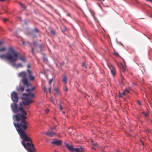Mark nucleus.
Masks as SVG:
<instances>
[{"label":"nucleus","instance_id":"obj_10","mask_svg":"<svg viewBox=\"0 0 152 152\" xmlns=\"http://www.w3.org/2000/svg\"><path fill=\"white\" fill-rule=\"evenodd\" d=\"M27 72L30 80L32 81L35 79V77L33 75L32 72L28 69H27Z\"/></svg>","mask_w":152,"mask_h":152},{"label":"nucleus","instance_id":"obj_14","mask_svg":"<svg viewBox=\"0 0 152 152\" xmlns=\"http://www.w3.org/2000/svg\"><path fill=\"white\" fill-rule=\"evenodd\" d=\"M49 137H52L55 134V132L53 131L51 132L48 131L45 133Z\"/></svg>","mask_w":152,"mask_h":152},{"label":"nucleus","instance_id":"obj_4","mask_svg":"<svg viewBox=\"0 0 152 152\" xmlns=\"http://www.w3.org/2000/svg\"><path fill=\"white\" fill-rule=\"evenodd\" d=\"M18 76L22 78V83L24 85L28 86V81L27 77V74L25 72L22 71L19 73Z\"/></svg>","mask_w":152,"mask_h":152},{"label":"nucleus","instance_id":"obj_35","mask_svg":"<svg viewBox=\"0 0 152 152\" xmlns=\"http://www.w3.org/2000/svg\"><path fill=\"white\" fill-rule=\"evenodd\" d=\"M137 103L140 105H141V103H140V101H139V100H138L137 101Z\"/></svg>","mask_w":152,"mask_h":152},{"label":"nucleus","instance_id":"obj_13","mask_svg":"<svg viewBox=\"0 0 152 152\" xmlns=\"http://www.w3.org/2000/svg\"><path fill=\"white\" fill-rule=\"evenodd\" d=\"M109 68L111 70L112 74L114 76L116 74L115 69L113 65H110L109 66Z\"/></svg>","mask_w":152,"mask_h":152},{"label":"nucleus","instance_id":"obj_40","mask_svg":"<svg viewBox=\"0 0 152 152\" xmlns=\"http://www.w3.org/2000/svg\"><path fill=\"white\" fill-rule=\"evenodd\" d=\"M39 47L40 48L42 49L43 47V46L42 45H40L39 46Z\"/></svg>","mask_w":152,"mask_h":152},{"label":"nucleus","instance_id":"obj_27","mask_svg":"<svg viewBox=\"0 0 152 152\" xmlns=\"http://www.w3.org/2000/svg\"><path fill=\"white\" fill-rule=\"evenodd\" d=\"M82 66L83 67H85L86 69L87 68V67L85 66V64L84 63H82Z\"/></svg>","mask_w":152,"mask_h":152},{"label":"nucleus","instance_id":"obj_20","mask_svg":"<svg viewBox=\"0 0 152 152\" xmlns=\"http://www.w3.org/2000/svg\"><path fill=\"white\" fill-rule=\"evenodd\" d=\"M24 90V87L23 86H20L19 89H18V90L19 91H23Z\"/></svg>","mask_w":152,"mask_h":152},{"label":"nucleus","instance_id":"obj_23","mask_svg":"<svg viewBox=\"0 0 152 152\" xmlns=\"http://www.w3.org/2000/svg\"><path fill=\"white\" fill-rule=\"evenodd\" d=\"M43 60L46 63H47L48 62V59L47 58L45 57H44V58H43Z\"/></svg>","mask_w":152,"mask_h":152},{"label":"nucleus","instance_id":"obj_37","mask_svg":"<svg viewBox=\"0 0 152 152\" xmlns=\"http://www.w3.org/2000/svg\"><path fill=\"white\" fill-rule=\"evenodd\" d=\"M122 68L124 70V71H125V66H122Z\"/></svg>","mask_w":152,"mask_h":152},{"label":"nucleus","instance_id":"obj_16","mask_svg":"<svg viewBox=\"0 0 152 152\" xmlns=\"http://www.w3.org/2000/svg\"><path fill=\"white\" fill-rule=\"evenodd\" d=\"M3 43V42L0 41V52H3L6 50V48L5 47H1Z\"/></svg>","mask_w":152,"mask_h":152},{"label":"nucleus","instance_id":"obj_36","mask_svg":"<svg viewBox=\"0 0 152 152\" xmlns=\"http://www.w3.org/2000/svg\"><path fill=\"white\" fill-rule=\"evenodd\" d=\"M31 66L30 64H28L27 65L28 68L29 69L31 68Z\"/></svg>","mask_w":152,"mask_h":152},{"label":"nucleus","instance_id":"obj_6","mask_svg":"<svg viewBox=\"0 0 152 152\" xmlns=\"http://www.w3.org/2000/svg\"><path fill=\"white\" fill-rule=\"evenodd\" d=\"M36 88L35 87H34L31 89H27L26 90L27 92H28V94L23 93V95L24 96H29L31 97H33L34 96V93H32L31 91H33Z\"/></svg>","mask_w":152,"mask_h":152},{"label":"nucleus","instance_id":"obj_2","mask_svg":"<svg viewBox=\"0 0 152 152\" xmlns=\"http://www.w3.org/2000/svg\"><path fill=\"white\" fill-rule=\"evenodd\" d=\"M8 51L9 52L8 53L0 55V58L5 59L8 61L9 64L14 63L15 61H17L19 53L11 47L9 48Z\"/></svg>","mask_w":152,"mask_h":152},{"label":"nucleus","instance_id":"obj_42","mask_svg":"<svg viewBox=\"0 0 152 152\" xmlns=\"http://www.w3.org/2000/svg\"><path fill=\"white\" fill-rule=\"evenodd\" d=\"M147 1H149L152 3V0H146Z\"/></svg>","mask_w":152,"mask_h":152},{"label":"nucleus","instance_id":"obj_46","mask_svg":"<svg viewBox=\"0 0 152 152\" xmlns=\"http://www.w3.org/2000/svg\"><path fill=\"white\" fill-rule=\"evenodd\" d=\"M70 152H76V151H75V150L70 151Z\"/></svg>","mask_w":152,"mask_h":152},{"label":"nucleus","instance_id":"obj_24","mask_svg":"<svg viewBox=\"0 0 152 152\" xmlns=\"http://www.w3.org/2000/svg\"><path fill=\"white\" fill-rule=\"evenodd\" d=\"M61 102L60 103V110H62L63 109V108L61 105Z\"/></svg>","mask_w":152,"mask_h":152},{"label":"nucleus","instance_id":"obj_47","mask_svg":"<svg viewBox=\"0 0 152 152\" xmlns=\"http://www.w3.org/2000/svg\"><path fill=\"white\" fill-rule=\"evenodd\" d=\"M56 127H57V126H54V127H53V129H55L56 128Z\"/></svg>","mask_w":152,"mask_h":152},{"label":"nucleus","instance_id":"obj_51","mask_svg":"<svg viewBox=\"0 0 152 152\" xmlns=\"http://www.w3.org/2000/svg\"><path fill=\"white\" fill-rule=\"evenodd\" d=\"M121 58L123 59V61H124V64H125V61H124V60L123 58Z\"/></svg>","mask_w":152,"mask_h":152},{"label":"nucleus","instance_id":"obj_44","mask_svg":"<svg viewBox=\"0 0 152 152\" xmlns=\"http://www.w3.org/2000/svg\"><path fill=\"white\" fill-rule=\"evenodd\" d=\"M32 53H34V49L33 48H32V50H31Z\"/></svg>","mask_w":152,"mask_h":152},{"label":"nucleus","instance_id":"obj_54","mask_svg":"<svg viewBox=\"0 0 152 152\" xmlns=\"http://www.w3.org/2000/svg\"><path fill=\"white\" fill-rule=\"evenodd\" d=\"M117 152H119L118 151H117Z\"/></svg>","mask_w":152,"mask_h":152},{"label":"nucleus","instance_id":"obj_26","mask_svg":"<svg viewBox=\"0 0 152 152\" xmlns=\"http://www.w3.org/2000/svg\"><path fill=\"white\" fill-rule=\"evenodd\" d=\"M122 95L123 96H125L126 95V93L124 90L123 91L122 93H121Z\"/></svg>","mask_w":152,"mask_h":152},{"label":"nucleus","instance_id":"obj_11","mask_svg":"<svg viewBox=\"0 0 152 152\" xmlns=\"http://www.w3.org/2000/svg\"><path fill=\"white\" fill-rule=\"evenodd\" d=\"M51 143L57 146H59L61 145L62 141L61 140H56L52 141Z\"/></svg>","mask_w":152,"mask_h":152},{"label":"nucleus","instance_id":"obj_32","mask_svg":"<svg viewBox=\"0 0 152 152\" xmlns=\"http://www.w3.org/2000/svg\"><path fill=\"white\" fill-rule=\"evenodd\" d=\"M54 91H56L58 93V88H56L54 89Z\"/></svg>","mask_w":152,"mask_h":152},{"label":"nucleus","instance_id":"obj_15","mask_svg":"<svg viewBox=\"0 0 152 152\" xmlns=\"http://www.w3.org/2000/svg\"><path fill=\"white\" fill-rule=\"evenodd\" d=\"M19 59L21 61H22L24 63H26L27 62V60L26 57L23 56H20Z\"/></svg>","mask_w":152,"mask_h":152},{"label":"nucleus","instance_id":"obj_31","mask_svg":"<svg viewBox=\"0 0 152 152\" xmlns=\"http://www.w3.org/2000/svg\"><path fill=\"white\" fill-rule=\"evenodd\" d=\"M8 20V19H3V21L5 23L6 21Z\"/></svg>","mask_w":152,"mask_h":152},{"label":"nucleus","instance_id":"obj_8","mask_svg":"<svg viewBox=\"0 0 152 152\" xmlns=\"http://www.w3.org/2000/svg\"><path fill=\"white\" fill-rule=\"evenodd\" d=\"M11 97L14 102H17L18 101V97L17 94L15 92H13L12 93Z\"/></svg>","mask_w":152,"mask_h":152},{"label":"nucleus","instance_id":"obj_52","mask_svg":"<svg viewBox=\"0 0 152 152\" xmlns=\"http://www.w3.org/2000/svg\"><path fill=\"white\" fill-rule=\"evenodd\" d=\"M64 62H63L62 63V64H63V65H64Z\"/></svg>","mask_w":152,"mask_h":152},{"label":"nucleus","instance_id":"obj_12","mask_svg":"<svg viewBox=\"0 0 152 152\" xmlns=\"http://www.w3.org/2000/svg\"><path fill=\"white\" fill-rule=\"evenodd\" d=\"M17 61H15L14 63H10L12 64V65L13 67H16V68H18L19 67H23V66L22 64L20 63H18V64H15V62Z\"/></svg>","mask_w":152,"mask_h":152},{"label":"nucleus","instance_id":"obj_28","mask_svg":"<svg viewBox=\"0 0 152 152\" xmlns=\"http://www.w3.org/2000/svg\"><path fill=\"white\" fill-rule=\"evenodd\" d=\"M124 91L126 92V93H129V90L127 89H125L124 90Z\"/></svg>","mask_w":152,"mask_h":152},{"label":"nucleus","instance_id":"obj_55","mask_svg":"<svg viewBox=\"0 0 152 152\" xmlns=\"http://www.w3.org/2000/svg\"><path fill=\"white\" fill-rule=\"evenodd\" d=\"M20 105H21V103H20Z\"/></svg>","mask_w":152,"mask_h":152},{"label":"nucleus","instance_id":"obj_22","mask_svg":"<svg viewBox=\"0 0 152 152\" xmlns=\"http://www.w3.org/2000/svg\"><path fill=\"white\" fill-rule=\"evenodd\" d=\"M39 32V30L38 29H37V28H35L34 29V30L33 31V33L36 32V33H38Z\"/></svg>","mask_w":152,"mask_h":152},{"label":"nucleus","instance_id":"obj_17","mask_svg":"<svg viewBox=\"0 0 152 152\" xmlns=\"http://www.w3.org/2000/svg\"><path fill=\"white\" fill-rule=\"evenodd\" d=\"M91 142L92 143V145L94 146L95 147H93L92 148L95 150H96V148H98V146L97 145V144L96 143H93V141L92 140H91Z\"/></svg>","mask_w":152,"mask_h":152},{"label":"nucleus","instance_id":"obj_7","mask_svg":"<svg viewBox=\"0 0 152 152\" xmlns=\"http://www.w3.org/2000/svg\"><path fill=\"white\" fill-rule=\"evenodd\" d=\"M28 96H25L26 97H23L22 99L23 100V102L24 106H28L30 103L33 102V101L31 99L28 97Z\"/></svg>","mask_w":152,"mask_h":152},{"label":"nucleus","instance_id":"obj_45","mask_svg":"<svg viewBox=\"0 0 152 152\" xmlns=\"http://www.w3.org/2000/svg\"><path fill=\"white\" fill-rule=\"evenodd\" d=\"M148 114H147V113H145V116L146 117L147 116H148Z\"/></svg>","mask_w":152,"mask_h":152},{"label":"nucleus","instance_id":"obj_48","mask_svg":"<svg viewBox=\"0 0 152 152\" xmlns=\"http://www.w3.org/2000/svg\"><path fill=\"white\" fill-rule=\"evenodd\" d=\"M54 152H58V151H57V150H54Z\"/></svg>","mask_w":152,"mask_h":152},{"label":"nucleus","instance_id":"obj_38","mask_svg":"<svg viewBox=\"0 0 152 152\" xmlns=\"http://www.w3.org/2000/svg\"><path fill=\"white\" fill-rule=\"evenodd\" d=\"M52 81H53V80L52 79H51V80H50V81H49V83H50V84L52 82Z\"/></svg>","mask_w":152,"mask_h":152},{"label":"nucleus","instance_id":"obj_1","mask_svg":"<svg viewBox=\"0 0 152 152\" xmlns=\"http://www.w3.org/2000/svg\"><path fill=\"white\" fill-rule=\"evenodd\" d=\"M19 111L22 114L17 113L16 115H14L13 118L18 122L17 124L14 123L13 124L18 134L20 135L26 134L25 130L28 128L27 125L28 124V123L26 121L27 117L25 115H27V113L23 107H19L18 112Z\"/></svg>","mask_w":152,"mask_h":152},{"label":"nucleus","instance_id":"obj_34","mask_svg":"<svg viewBox=\"0 0 152 152\" xmlns=\"http://www.w3.org/2000/svg\"><path fill=\"white\" fill-rule=\"evenodd\" d=\"M68 88L66 86H65V91H66V92L68 91Z\"/></svg>","mask_w":152,"mask_h":152},{"label":"nucleus","instance_id":"obj_18","mask_svg":"<svg viewBox=\"0 0 152 152\" xmlns=\"http://www.w3.org/2000/svg\"><path fill=\"white\" fill-rule=\"evenodd\" d=\"M63 81L65 82V84H66L67 83V77L65 75H64Z\"/></svg>","mask_w":152,"mask_h":152},{"label":"nucleus","instance_id":"obj_5","mask_svg":"<svg viewBox=\"0 0 152 152\" xmlns=\"http://www.w3.org/2000/svg\"><path fill=\"white\" fill-rule=\"evenodd\" d=\"M66 146L69 151L75 150L76 151V152H84L82 148H74L72 146L68 144H67L66 145Z\"/></svg>","mask_w":152,"mask_h":152},{"label":"nucleus","instance_id":"obj_30","mask_svg":"<svg viewBox=\"0 0 152 152\" xmlns=\"http://www.w3.org/2000/svg\"><path fill=\"white\" fill-rule=\"evenodd\" d=\"M43 90L44 92H46L47 91L46 88L45 86L43 87Z\"/></svg>","mask_w":152,"mask_h":152},{"label":"nucleus","instance_id":"obj_39","mask_svg":"<svg viewBox=\"0 0 152 152\" xmlns=\"http://www.w3.org/2000/svg\"><path fill=\"white\" fill-rule=\"evenodd\" d=\"M114 54L115 55L118 56H120L119 55L118 53H117L116 52H115V53H114Z\"/></svg>","mask_w":152,"mask_h":152},{"label":"nucleus","instance_id":"obj_49","mask_svg":"<svg viewBox=\"0 0 152 152\" xmlns=\"http://www.w3.org/2000/svg\"><path fill=\"white\" fill-rule=\"evenodd\" d=\"M5 0H0V1H4Z\"/></svg>","mask_w":152,"mask_h":152},{"label":"nucleus","instance_id":"obj_19","mask_svg":"<svg viewBox=\"0 0 152 152\" xmlns=\"http://www.w3.org/2000/svg\"><path fill=\"white\" fill-rule=\"evenodd\" d=\"M61 28L63 32H64L67 30L66 27L64 26H61Z\"/></svg>","mask_w":152,"mask_h":152},{"label":"nucleus","instance_id":"obj_50","mask_svg":"<svg viewBox=\"0 0 152 152\" xmlns=\"http://www.w3.org/2000/svg\"><path fill=\"white\" fill-rule=\"evenodd\" d=\"M62 113L64 114H65V112L64 111H63L62 112Z\"/></svg>","mask_w":152,"mask_h":152},{"label":"nucleus","instance_id":"obj_25","mask_svg":"<svg viewBox=\"0 0 152 152\" xmlns=\"http://www.w3.org/2000/svg\"><path fill=\"white\" fill-rule=\"evenodd\" d=\"M50 111V110L49 109H47L45 110V112L47 113H48Z\"/></svg>","mask_w":152,"mask_h":152},{"label":"nucleus","instance_id":"obj_43","mask_svg":"<svg viewBox=\"0 0 152 152\" xmlns=\"http://www.w3.org/2000/svg\"><path fill=\"white\" fill-rule=\"evenodd\" d=\"M50 101H51V102H52V103H53V99H52V98H51V99H50Z\"/></svg>","mask_w":152,"mask_h":152},{"label":"nucleus","instance_id":"obj_41","mask_svg":"<svg viewBox=\"0 0 152 152\" xmlns=\"http://www.w3.org/2000/svg\"><path fill=\"white\" fill-rule=\"evenodd\" d=\"M51 87H50L49 89V91L50 93V92H51Z\"/></svg>","mask_w":152,"mask_h":152},{"label":"nucleus","instance_id":"obj_53","mask_svg":"<svg viewBox=\"0 0 152 152\" xmlns=\"http://www.w3.org/2000/svg\"><path fill=\"white\" fill-rule=\"evenodd\" d=\"M142 144L143 145V142H142Z\"/></svg>","mask_w":152,"mask_h":152},{"label":"nucleus","instance_id":"obj_9","mask_svg":"<svg viewBox=\"0 0 152 152\" xmlns=\"http://www.w3.org/2000/svg\"><path fill=\"white\" fill-rule=\"evenodd\" d=\"M11 107L12 111L15 113H18V105L15 103H14L11 104Z\"/></svg>","mask_w":152,"mask_h":152},{"label":"nucleus","instance_id":"obj_3","mask_svg":"<svg viewBox=\"0 0 152 152\" xmlns=\"http://www.w3.org/2000/svg\"><path fill=\"white\" fill-rule=\"evenodd\" d=\"M23 140L22 144L28 152H34L36 150L33 144L32 143L31 139L26 134L20 135Z\"/></svg>","mask_w":152,"mask_h":152},{"label":"nucleus","instance_id":"obj_21","mask_svg":"<svg viewBox=\"0 0 152 152\" xmlns=\"http://www.w3.org/2000/svg\"><path fill=\"white\" fill-rule=\"evenodd\" d=\"M19 4L21 6L23 7V8L25 9L26 8V7L25 5L24 4H23L20 2L19 3Z\"/></svg>","mask_w":152,"mask_h":152},{"label":"nucleus","instance_id":"obj_29","mask_svg":"<svg viewBox=\"0 0 152 152\" xmlns=\"http://www.w3.org/2000/svg\"><path fill=\"white\" fill-rule=\"evenodd\" d=\"M50 32L53 35H55V33L53 30H51L50 31Z\"/></svg>","mask_w":152,"mask_h":152},{"label":"nucleus","instance_id":"obj_33","mask_svg":"<svg viewBox=\"0 0 152 152\" xmlns=\"http://www.w3.org/2000/svg\"><path fill=\"white\" fill-rule=\"evenodd\" d=\"M122 94L121 93H119V95H118V96L119 97H122Z\"/></svg>","mask_w":152,"mask_h":152}]
</instances>
